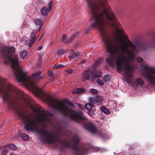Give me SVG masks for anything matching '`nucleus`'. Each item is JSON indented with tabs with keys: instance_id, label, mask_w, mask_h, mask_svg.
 Wrapping results in <instances>:
<instances>
[{
	"instance_id": "1",
	"label": "nucleus",
	"mask_w": 155,
	"mask_h": 155,
	"mask_svg": "<svg viewBox=\"0 0 155 155\" xmlns=\"http://www.w3.org/2000/svg\"><path fill=\"white\" fill-rule=\"evenodd\" d=\"M86 0L87 8L92 14L91 18L94 20L90 27L99 30L107 51L111 55L106 59L107 63L112 66L114 61H116L117 71H123L127 83L131 84L134 69L133 65L130 62L135 58V53L137 52L136 47L130 41L127 35L123 34V30L116 28L113 38L106 31L105 26L107 25L113 28L118 27L115 15L111 11L107 0Z\"/></svg>"
},
{
	"instance_id": "2",
	"label": "nucleus",
	"mask_w": 155,
	"mask_h": 155,
	"mask_svg": "<svg viewBox=\"0 0 155 155\" xmlns=\"http://www.w3.org/2000/svg\"><path fill=\"white\" fill-rule=\"evenodd\" d=\"M0 94L3 100L7 102L9 109L14 111L25 124V128L27 130L35 131L38 134L43 137L48 144H54V132L48 131V125L54 126L51 117L52 114L31 105L27 100L22 102V105L30 107L37 114L35 118L27 115L26 113L20 104L21 100L17 90L13 86L6 83L4 80L0 78Z\"/></svg>"
},
{
	"instance_id": "3",
	"label": "nucleus",
	"mask_w": 155,
	"mask_h": 155,
	"mask_svg": "<svg viewBox=\"0 0 155 155\" xmlns=\"http://www.w3.org/2000/svg\"><path fill=\"white\" fill-rule=\"evenodd\" d=\"M14 51L15 48L13 47H5L2 48V56L5 60V64L8 65L10 62L11 68L19 82L23 83L35 91L38 92L42 91V89L34 81L39 80L44 77L43 75L40 74L41 71H38L33 74L31 77H28L26 73L21 68L17 55L14 54Z\"/></svg>"
},
{
	"instance_id": "4",
	"label": "nucleus",
	"mask_w": 155,
	"mask_h": 155,
	"mask_svg": "<svg viewBox=\"0 0 155 155\" xmlns=\"http://www.w3.org/2000/svg\"><path fill=\"white\" fill-rule=\"evenodd\" d=\"M45 99L50 106L61 112L64 116L69 117L80 124H83L86 120V118L81 111H75L64 103L66 102L71 106H73V103L68 99L64 98L62 101H59L48 94H46Z\"/></svg>"
},
{
	"instance_id": "5",
	"label": "nucleus",
	"mask_w": 155,
	"mask_h": 155,
	"mask_svg": "<svg viewBox=\"0 0 155 155\" xmlns=\"http://www.w3.org/2000/svg\"><path fill=\"white\" fill-rule=\"evenodd\" d=\"M66 135L69 137L72 136V142L64 140L61 143L64 147H69L74 149L76 155H85L87 154L89 152L90 149L92 148V147L87 149L85 147H75L80 140L78 135L76 134H73L71 131L68 132Z\"/></svg>"
},
{
	"instance_id": "6",
	"label": "nucleus",
	"mask_w": 155,
	"mask_h": 155,
	"mask_svg": "<svg viewBox=\"0 0 155 155\" xmlns=\"http://www.w3.org/2000/svg\"><path fill=\"white\" fill-rule=\"evenodd\" d=\"M145 80L151 85L155 86V68L145 65L141 71Z\"/></svg>"
},
{
	"instance_id": "7",
	"label": "nucleus",
	"mask_w": 155,
	"mask_h": 155,
	"mask_svg": "<svg viewBox=\"0 0 155 155\" xmlns=\"http://www.w3.org/2000/svg\"><path fill=\"white\" fill-rule=\"evenodd\" d=\"M77 33L73 34L71 36V38L68 39H67V35L65 34H64L61 38V40L64 42L68 44L71 43L72 40L74 38V37L77 35Z\"/></svg>"
},
{
	"instance_id": "8",
	"label": "nucleus",
	"mask_w": 155,
	"mask_h": 155,
	"mask_svg": "<svg viewBox=\"0 0 155 155\" xmlns=\"http://www.w3.org/2000/svg\"><path fill=\"white\" fill-rule=\"evenodd\" d=\"M86 129L92 134H95L98 132V130L94 125L91 123L88 124Z\"/></svg>"
},
{
	"instance_id": "9",
	"label": "nucleus",
	"mask_w": 155,
	"mask_h": 155,
	"mask_svg": "<svg viewBox=\"0 0 155 155\" xmlns=\"http://www.w3.org/2000/svg\"><path fill=\"white\" fill-rule=\"evenodd\" d=\"M134 83L136 86L138 87H141L144 85V82L143 80L140 78H136Z\"/></svg>"
},
{
	"instance_id": "10",
	"label": "nucleus",
	"mask_w": 155,
	"mask_h": 155,
	"mask_svg": "<svg viewBox=\"0 0 155 155\" xmlns=\"http://www.w3.org/2000/svg\"><path fill=\"white\" fill-rule=\"evenodd\" d=\"M47 7L44 6L41 9V14L43 16H46L48 13L50 12Z\"/></svg>"
},
{
	"instance_id": "11",
	"label": "nucleus",
	"mask_w": 155,
	"mask_h": 155,
	"mask_svg": "<svg viewBox=\"0 0 155 155\" xmlns=\"http://www.w3.org/2000/svg\"><path fill=\"white\" fill-rule=\"evenodd\" d=\"M91 72L89 71H85L82 77L84 79L88 80L89 79Z\"/></svg>"
},
{
	"instance_id": "12",
	"label": "nucleus",
	"mask_w": 155,
	"mask_h": 155,
	"mask_svg": "<svg viewBox=\"0 0 155 155\" xmlns=\"http://www.w3.org/2000/svg\"><path fill=\"white\" fill-rule=\"evenodd\" d=\"M36 40V39H29L25 41V44L27 45L29 47H31Z\"/></svg>"
},
{
	"instance_id": "13",
	"label": "nucleus",
	"mask_w": 155,
	"mask_h": 155,
	"mask_svg": "<svg viewBox=\"0 0 155 155\" xmlns=\"http://www.w3.org/2000/svg\"><path fill=\"white\" fill-rule=\"evenodd\" d=\"M102 72L99 71H96L93 72V74L92 75V78H100L101 77Z\"/></svg>"
},
{
	"instance_id": "14",
	"label": "nucleus",
	"mask_w": 155,
	"mask_h": 155,
	"mask_svg": "<svg viewBox=\"0 0 155 155\" xmlns=\"http://www.w3.org/2000/svg\"><path fill=\"white\" fill-rule=\"evenodd\" d=\"M7 148H8L13 151L16 150L17 149L16 146L13 144H9L6 146Z\"/></svg>"
},
{
	"instance_id": "15",
	"label": "nucleus",
	"mask_w": 155,
	"mask_h": 155,
	"mask_svg": "<svg viewBox=\"0 0 155 155\" xmlns=\"http://www.w3.org/2000/svg\"><path fill=\"white\" fill-rule=\"evenodd\" d=\"M100 110L102 112L106 114H108L110 113V111L109 110L108 108L105 107H101Z\"/></svg>"
},
{
	"instance_id": "16",
	"label": "nucleus",
	"mask_w": 155,
	"mask_h": 155,
	"mask_svg": "<svg viewBox=\"0 0 155 155\" xmlns=\"http://www.w3.org/2000/svg\"><path fill=\"white\" fill-rule=\"evenodd\" d=\"M35 22L37 25L40 26L39 28L41 27V26L43 23V21L41 20V19L40 18H36L35 20Z\"/></svg>"
},
{
	"instance_id": "17",
	"label": "nucleus",
	"mask_w": 155,
	"mask_h": 155,
	"mask_svg": "<svg viewBox=\"0 0 155 155\" xmlns=\"http://www.w3.org/2000/svg\"><path fill=\"white\" fill-rule=\"evenodd\" d=\"M94 106L89 103H87L84 105L85 108L87 110H91L93 109L94 107Z\"/></svg>"
},
{
	"instance_id": "18",
	"label": "nucleus",
	"mask_w": 155,
	"mask_h": 155,
	"mask_svg": "<svg viewBox=\"0 0 155 155\" xmlns=\"http://www.w3.org/2000/svg\"><path fill=\"white\" fill-rule=\"evenodd\" d=\"M37 33L38 31L35 30H33L31 32L30 35L31 38L32 39L35 38L36 39V36L37 35Z\"/></svg>"
},
{
	"instance_id": "19",
	"label": "nucleus",
	"mask_w": 155,
	"mask_h": 155,
	"mask_svg": "<svg viewBox=\"0 0 155 155\" xmlns=\"http://www.w3.org/2000/svg\"><path fill=\"white\" fill-rule=\"evenodd\" d=\"M27 52L25 50H22L21 52V58L23 59L26 55Z\"/></svg>"
},
{
	"instance_id": "20",
	"label": "nucleus",
	"mask_w": 155,
	"mask_h": 155,
	"mask_svg": "<svg viewBox=\"0 0 155 155\" xmlns=\"http://www.w3.org/2000/svg\"><path fill=\"white\" fill-rule=\"evenodd\" d=\"M21 137L24 140H26L28 138V136L25 134H21Z\"/></svg>"
},
{
	"instance_id": "21",
	"label": "nucleus",
	"mask_w": 155,
	"mask_h": 155,
	"mask_svg": "<svg viewBox=\"0 0 155 155\" xmlns=\"http://www.w3.org/2000/svg\"><path fill=\"white\" fill-rule=\"evenodd\" d=\"M103 79L105 81L108 82L110 80V75H107L104 76Z\"/></svg>"
},
{
	"instance_id": "22",
	"label": "nucleus",
	"mask_w": 155,
	"mask_h": 155,
	"mask_svg": "<svg viewBox=\"0 0 155 155\" xmlns=\"http://www.w3.org/2000/svg\"><path fill=\"white\" fill-rule=\"evenodd\" d=\"M137 61L140 64H142L143 62V59L141 58L138 57L136 59Z\"/></svg>"
},
{
	"instance_id": "23",
	"label": "nucleus",
	"mask_w": 155,
	"mask_h": 155,
	"mask_svg": "<svg viewBox=\"0 0 155 155\" xmlns=\"http://www.w3.org/2000/svg\"><path fill=\"white\" fill-rule=\"evenodd\" d=\"M96 81H97V83L98 84H99V85H100L101 86H102L104 84V83L103 81L102 80H100L99 79H97Z\"/></svg>"
},
{
	"instance_id": "24",
	"label": "nucleus",
	"mask_w": 155,
	"mask_h": 155,
	"mask_svg": "<svg viewBox=\"0 0 155 155\" xmlns=\"http://www.w3.org/2000/svg\"><path fill=\"white\" fill-rule=\"evenodd\" d=\"M88 114L90 117H93L94 115V112L93 110H91L88 112Z\"/></svg>"
},
{
	"instance_id": "25",
	"label": "nucleus",
	"mask_w": 155,
	"mask_h": 155,
	"mask_svg": "<svg viewBox=\"0 0 155 155\" xmlns=\"http://www.w3.org/2000/svg\"><path fill=\"white\" fill-rule=\"evenodd\" d=\"M53 2L52 1H51L48 3V7H47L48 9L51 11L52 9V6L53 5Z\"/></svg>"
},
{
	"instance_id": "26",
	"label": "nucleus",
	"mask_w": 155,
	"mask_h": 155,
	"mask_svg": "<svg viewBox=\"0 0 155 155\" xmlns=\"http://www.w3.org/2000/svg\"><path fill=\"white\" fill-rule=\"evenodd\" d=\"M64 53V50L62 49H60L58 51V54L59 56L63 55Z\"/></svg>"
},
{
	"instance_id": "27",
	"label": "nucleus",
	"mask_w": 155,
	"mask_h": 155,
	"mask_svg": "<svg viewBox=\"0 0 155 155\" xmlns=\"http://www.w3.org/2000/svg\"><path fill=\"white\" fill-rule=\"evenodd\" d=\"M83 91V89L82 88H77L75 91V93H79Z\"/></svg>"
},
{
	"instance_id": "28",
	"label": "nucleus",
	"mask_w": 155,
	"mask_h": 155,
	"mask_svg": "<svg viewBox=\"0 0 155 155\" xmlns=\"http://www.w3.org/2000/svg\"><path fill=\"white\" fill-rule=\"evenodd\" d=\"M89 91L91 93L94 94H96L97 92V91L94 89H90L89 90Z\"/></svg>"
},
{
	"instance_id": "29",
	"label": "nucleus",
	"mask_w": 155,
	"mask_h": 155,
	"mask_svg": "<svg viewBox=\"0 0 155 155\" xmlns=\"http://www.w3.org/2000/svg\"><path fill=\"white\" fill-rule=\"evenodd\" d=\"M6 149L3 150L2 151V154L3 155H6L7 153L8 152V150Z\"/></svg>"
},
{
	"instance_id": "30",
	"label": "nucleus",
	"mask_w": 155,
	"mask_h": 155,
	"mask_svg": "<svg viewBox=\"0 0 155 155\" xmlns=\"http://www.w3.org/2000/svg\"><path fill=\"white\" fill-rule=\"evenodd\" d=\"M113 105L114 109H116L118 108V105H117V101H114Z\"/></svg>"
},
{
	"instance_id": "31",
	"label": "nucleus",
	"mask_w": 155,
	"mask_h": 155,
	"mask_svg": "<svg viewBox=\"0 0 155 155\" xmlns=\"http://www.w3.org/2000/svg\"><path fill=\"white\" fill-rule=\"evenodd\" d=\"M63 66V65L62 64H57L55 65V68L56 69H58Z\"/></svg>"
},
{
	"instance_id": "32",
	"label": "nucleus",
	"mask_w": 155,
	"mask_h": 155,
	"mask_svg": "<svg viewBox=\"0 0 155 155\" xmlns=\"http://www.w3.org/2000/svg\"><path fill=\"white\" fill-rule=\"evenodd\" d=\"M77 105L79 107V108L81 110H83L84 109V107L80 103L77 104Z\"/></svg>"
},
{
	"instance_id": "33",
	"label": "nucleus",
	"mask_w": 155,
	"mask_h": 155,
	"mask_svg": "<svg viewBox=\"0 0 155 155\" xmlns=\"http://www.w3.org/2000/svg\"><path fill=\"white\" fill-rule=\"evenodd\" d=\"M100 61L99 60H97V61H96L94 64L95 66L96 67H97L99 66V64H100Z\"/></svg>"
},
{
	"instance_id": "34",
	"label": "nucleus",
	"mask_w": 155,
	"mask_h": 155,
	"mask_svg": "<svg viewBox=\"0 0 155 155\" xmlns=\"http://www.w3.org/2000/svg\"><path fill=\"white\" fill-rule=\"evenodd\" d=\"M48 74L49 76L50 77H53L52 73L51 71L48 72Z\"/></svg>"
},
{
	"instance_id": "35",
	"label": "nucleus",
	"mask_w": 155,
	"mask_h": 155,
	"mask_svg": "<svg viewBox=\"0 0 155 155\" xmlns=\"http://www.w3.org/2000/svg\"><path fill=\"white\" fill-rule=\"evenodd\" d=\"M67 71L69 73H71L73 71V70L70 68H68L67 70Z\"/></svg>"
},
{
	"instance_id": "36",
	"label": "nucleus",
	"mask_w": 155,
	"mask_h": 155,
	"mask_svg": "<svg viewBox=\"0 0 155 155\" xmlns=\"http://www.w3.org/2000/svg\"><path fill=\"white\" fill-rule=\"evenodd\" d=\"M90 102L92 104H94L95 103V102L94 101V99L93 98H91L90 100Z\"/></svg>"
},
{
	"instance_id": "37",
	"label": "nucleus",
	"mask_w": 155,
	"mask_h": 155,
	"mask_svg": "<svg viewBox=\"0 0 155 155\" xmlns=\"http://www.w3.org/2000/svg\"><path fill=\"white\" fill-rule=\"evenodd\" d=\"M42 48V45H40V46H39L38 48V50H41Z\"/></svg>"
},
{
	"instance_id": "38",
	"label": "nucleus",
	"mask_w": 155,
	"mask_h": 155,
	"mask_svg": "<svg viewBox=\"0 0 155 155\" xmlns=\"http://www.w3.org/2000/svg\"><path fill=\"white\" fill-rule=\"evenodd\" d=\"M85 61H86V60L84 59L82 60L80 62V63H84L85 62Z\"/></svg>"
},
{
	"instance_id": "39",
	"label": "nucleus",
	"mask_w": 155,
	"mask_h": 155,
	"mask_svg": "<svg viewBox=\"0 0 155 155\" xmlns=\"http://www.w3.org/2000/svg\"><path fill=\"white\" fill-rule=\"evenodd\" d=\"M40 29H41V27H40V28H39V29H38V31H38H38H40Z\"/></svg>"
},
{
	"instance_id": "40",
	"label": "nucleus",
	"mask_w": 155,
	"mask_h": 155,
	"mask_svg": "<svg viewBox=\"0 0 155 155\" xmlns=\"http://www.w3.org/2000/svg\"><path fill=\"white\" fill-rule=\"evenodd\" d=\"M10 155H16L15 154H10Z\"/></svg>"
},
{
	"instance_id": "41",
	"label": "nucleus",
	"mask_w": 155,
	"mask_h": 155,
	"mask_svg": "<svg viewBox=\"0 0 155 155\" xmlns=\"http://www.w3.org/2000/svg\"><path fill=\"white\" fill-rule=\"evenodd\" d=\"M42 35L41 36V38H40V39H41V38H42Z\"/></svg>"
}]
</instances>
